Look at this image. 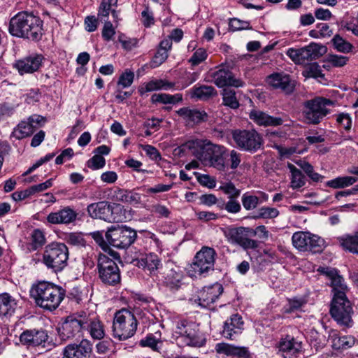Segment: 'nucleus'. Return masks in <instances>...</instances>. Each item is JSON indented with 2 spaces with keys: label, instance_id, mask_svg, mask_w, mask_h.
<instances>
[{
  "label": "nucleus",
  "instance_id": "nucleus-61",
  "mask_svg": "<svg viewBox=\"0 0 358 358\" xmlns=\"http://www.w3.org/2000/svg\"><path fill=\"white\" fill-rule=\"evenodd\" d=\"M141 16L142 23L145 27H150L151 25L154 24L155 20L153 17V13L152 11L149 10L148 7H146L145 10L142 11Z\"/></svg>",
  "mask_w": 358,
  "mask_h": 358
},
{
  "label": "nucleus",
  "instance_id": "nucleus-58",
  "mask_svg": "<svg viewBox=\"0 0 358 358\" xmlns=\"http://www.w3.org/2000/svg\"><path fill=\"white\" fill-rule=\"evenodd\" d=\"M118 41L121 43L123 48L126 50H131L136 46L138 43L136 38H129L123 34H119Z\"/></svg>",
  "mask_w": 358,
  "mask_h": 358
},
{
  "label": "nucleus",
  "instance_id": "nucleus-25",
  "mask_svg": "<svg viewBox=\"0 0 358 358\" xmlns=\"http://www.w3.org/2000/svg\"><path fill=\"white\" fill-rule=\"evenodd\" d=\"M244 322L238 314L232 315L223 325L222 335L227 339L234 340L243 330Z\"/></svg>",
  "mask_w": 358,
  "mask_h": 358
},
{
  "label": "nucleus",
  "instance_id": "nucleus-1",
  "mask_svg": "<svg viewBox=\"0 0 358 358\" xmlns=\"http://www.w3.org/2000/svg\"><path fill=\"white\" fill-rule=\"evenodd\" d=\"M180 149L182 151H191L204 166L213 167L218 171H224L227 167L229 150L222 145L213 143L209 140L195 139L182 144Z\"/></svg>",
  "mask_w": 358,
  "mask_h": 358
},
{
  "label": "nucleus",
  "instance_id": "nucleus-37",
  "mask_svg": "<svg viewBox=\"0 0 358 358\" xmlns=\"http://www.w3.org/2000/svg\"><path fill=\"white\" fill-rule=\"evenodd\" d=\"M139 345L143 348H149L155 352H157L160 354L164 352V342L157 338L152 334H148L146 336L139 341Z\"/></svg>",
  "mask_w": 358,
  "mask_h": 358
},
{
  "label": "nucleus",
  "instance_id": "nucleus-41",
  "mask_svg": "<svg viewBox=\"0 0 358 358\" xmlns=\"http://www.w3.org/2000/svg\"><path fill=\"white\" fill-rule=\"evenodd\" d=\"M36 129V125L32 124L28 120L22 121L14 129L13 136L17 139H22L31 136Z\"/></svg>",
  "mask_w": 358,
  "mask_h": 358
},
{
  "label": "nucleus",
  "instance_id": "nucleus-32",
  "mask_svg": "<svg viewBox=\"0 0 358 358\" xmlns=\"http://www.w3.org/2000/svg\"><path fill=\"white\" fill-rule=\"evenodd\" d=\"M338 243L343 250L358 255V231L344 234L338 238Z\"/></svg>",
  "mask_w": 358,
  "mask_h": 358
},
{
  "label": "nucleus",
  "instance_id": "nucleus-31",
  "mask_svg": "<svg viewBox=\"0 0 358 358\" xmlns=\"http://www.w3.org/2000/svg\"><path fill=\"white\" fill-rule=\"evenodd\" d=\"M325 50L326 49L323 45L314 43L305 48H300L301 64H305L307 61L317 59L325 52Z\"/></svg>",
  "mask_w": 358,
  "mask_h": 358
},
{
  "label": "nucleus",
  "instance_id": "nucleus-64",
  "mask_svg": "<svg viewBox=\"0 0 358 358\" xmlns=\"http://www.w3.org/2000/svg\"><path fill=\"white\" fill-rule=\"evenodd\" d=\"M53 178H50L44 182L31 186L30 187L31 189L33 194H35L36 193L38 192H43L50 188L53 185Z\"/></svg>",
  "mask_w": 358,
  "mask_h": 358
},
{
  "label": "nucleus",
  "instance_id": "nucleus-6",
  "mask_svg": "<svg viewBox=\"0 0 358 358\" xmlns=\"http://www.w3.org/2000/svg\"><path fill=\"white\" fill-rule=\"evenodd\" d=\"M329 313L338 325L346 328L352 327L354 310L351 301L345 294L338 293L332 296Z\"/></svg>",
  "mask_w": 358,
  "mask_h": 358
},
{
  "label": "nucleus",
  "instance_id": "nucleus-16",
  "mask_svg": "<svg viewBox=\"0 0 358 358\" xmlns=\"http://www.w3.org/2000/svg\"><path fill=\"white\" fill-rule=\"evenodd\" d=\"M216 252L210 247H203L199 251L195 257L194 261L192 264V268L194 273L198 275H202L208 273L214 269Z\"/></svg>",
  "mask_w": 358,
  "mask_h": 358
},
{
  "label": "nucleus",
  "instance_id": "nucleus-44",
  "mask_svg": "<svg viewBox=\"0 0 358 358\" xmlns=\"http://www.w3.org/2000/svg\"><path fill=\"white\" fill-rule=\"evenodd\" d=\"M357 180L356 178L352 176L338 177L329 180L327 182V185L335 189L344 188L353 185Z\"/></svg>",
  "mask_w": 358,
  "mask_h": 358
},
{
  "label": "nucleus",
  "instance_id": "nucleus-46",
  "mask_svg": "<svg viewBox=\"0 0 358 358\" xmlns=\"http://www.w3.org/2000/svg\"><path fill=\"white\" fill-rule=\"evenodd\" d=\"M303 75L305 77L314 78L316 79H323L324 77L320 66L317 63L309 64L303 71Z\"/></svg>",
  "mask_w": 358,
  "mask_h": 358
},
{
  "label": "nucleus",
  "instance_id": "nucleus-49",
  "mask_svg": "<svg viewBox=\"0 0 358 358\" xmlns=\"http://www.w3.org/2000/svg\"><path fill=\"white\" fill-rule=\"evenodd\" d=\"M236 198H231L227 202H222L221 205L219 204L220 208H224L228 213L236 214L241 211V206L240 203L235 199Z\"/></svg>",
  "mask_w": 358,
  "mask_h": 358
},
{
  "label": "nucleus",
  "instance_id": "nucleus-53",
  "mask_svg": "<svg viewBox=\"0 0 358 358\" xmlns=\"http://www.w3.org/2000/svg\"><path fill=\"white\" fill-rule=\"evenodd\" d=\"M207 52L203 48L197 49L189 59V62L193 66H196L207 58Z\"/></svg>",
  "mask_w": 358,
  "mask_h": 358
},
{
  "label": "nucleus",
  "instance_id": "nucleus-20",
  "mask_svg": "<svg viewBox=\"0 0 358 358\" xmlns=\"http://www.w3.org/2000/svg\"><path fill=\"white\" fill-rule=\"evenodd\" d=\"M318 271L326 275L330 280V285L332 287V296H336L338 293H343L346 295L348 287L345 282L344 278L339 274L336 268L320 267Z\"/></svg>",
  "mask_w": 358,
  "mask_h": 358
},
{
  "label": "nucleus",
  "instance_id": "nucleus-39",
  "mask_svg": "<svg viewBox=\"0 0 358 358\" xmlns=\"http://www.w3.org/2000/svg\"><path fill=\"white\" fill-rule=\"evenodd\" d=\"M174 83L171 82H169L165 80L159 79V80H152L150 82L147 83L145 85L144 88L139 90V92L141 94L145 92H152L155 90H167L174 87Z\"/></svg>",
  "mask_w": 358,
  "mask_h": 358
},
{
  "label": "nucleus",
  "instance_id": "nucleus-63",
  "mask_svg": "<svg viewBox=\"0 0 358 358\" xmlns=\"http://www.w3.org/2000/svg\"><path fill=\"white\" fill-rule=\"evenodd\" d=\"M143 150L152 160L159 161L162 159L161 155L155 147L150 145H145L143 146Z\"/></svg>",
  "mask_w": 358,
  "mask_h": 358
},
{
  "label": "nucleus",
  "instance_id": "nucleus-59",
  "mask_svg": "<svg viewBox=\"0 0 358 358\" xmlns=\"http://www.w3.org/2000/svg\"><path fill=\"white\" fill-rule=\"evenodd\" d=\"M106 164L103 157L95 155L88 161V166L94 170L103 168Z\"/></svg>",
  "mask_w": 358,
  "mask_h": 358
},
{
  "label": "nucleus",
  "instance_id": "nucleus-13",
  "mask_svg": "<svg viewBox=\"0 0 358 358\" xmlns=\"http://www.w3.org/2000/svg\"><path fill=\"white\" fill-rule=\"evenodd\" d=\"M250 228L244 227H229L223 230V234L228 243L238 245L244 250H255L258 248L259 242L250 238Z\"/></svg>",
  "mask_w": 358,
  "mask_h": 358
},
{
  "label": "nucleus",
  "instance_id": "nucleus-18",
  "mask_svg": "<svg viewBox=\"0 0 358 358\" xmlns=\"http://www.w3.org/2000/svg\"><path fill=\"white\" fill-rule=\"evenodd\" d=\"M45 57L38 53H32L20 59L16 60L13 64L18 73L22 76L38 71L43 65Z\"/></svg>",
  "mask_w": 358,
  "mask_h": 358
},
{
  "label": "nucleus",
  "instance_id": "nucleus-52",
  "mask_svg": "<svg viewBox=\"0 0 358 358\" xmlns=\"http://www.w3.org/2000/svg\"><path fill=\"white\" fill-rule=\"evenodd\" d=\"M134 73L131 71H126L119 78L117 85L122 86L123 88L129 87L133 83Z\"/></svg>",
  "mask_w": 358,
  "mask_h": 358
},
{
  "label": "nucleus",
  "instance_id": "nucleus-57",
  "mask_svg": "<svg viewBox=\"0 0 358 358\" xmlns=\"http://www.w3.org/2000/svg\"><path fill=\"white\" fill-rule=\"evenodd\" d=\"M102 37L106 41H110L113 39L115 34V30L113 24L110 21H106L102 29Z\"/></svg>",
  "mask_w": 358,
  "mask_h": 358
},
{
  "label": "nucleus",
  "instance_id": "nucleus-24",
  "mask_svg": "<svg viewBox=\"0 0 358 358\" xmlns=\"http://www.w3.org/2000/svg\"><path fill=\"white\" fill-rule=\"evenodd\" d=\"M92 352V345L83 339L79 343H71L63 350L62 358H87Z\"/></svg>",
  "mask_w": 358,
  "mask_h": 358
},
{
  "label": "nucleus",
  "instance_id": "nucleus-10",
  "mask_svg": "<svg viewBox=\"0 0 358 358\" xmlns=\"http://www.w3.org/2000/svg\"><path fill=\"white\" fill-rule=\"evenodd\" d=\"M99 278L108 286H116L120 284L121 274L116 262L107 255L100 254L97 260Z\"/></svg>",
  "mask_w": 358,
  "mask_h": 358
},
{
  "label": "nucleus",
  "instance_id": "nucleus-17",
  "mask_svg": "<svg viewBox=\"0 0 358 358\" xmlns=\"http://www.w3.org/2000/svg\"><path fill=\"white\" fill-rule=\"evenodd\" d=\"M223 292L222 285L220 283H215L206 286L198 292L197 296L190 301L198 303L202 308H210L220 297Z\"/></svg>",
  "mask_w": 358,
  "mask_h": 358
},
{
  "label": "nucleus",
  "instance_id": "nucleus-22",
  "mask_svg": "<svg viewBox=\"0 0 358 358\" xmlns=\"http://www.w3.org/2000/svg\"><path fill=\"white\" fill-rule=\"evenodd\" d=\"M78 215L77 211L68 206L49 213L46 220L51 224H69L76 222Z\"/></svg>",
  "mask_w": 358,
  "mask_h": 358
},
{
  "label": "nucleus",
  "instance_id": "nucleus-14",
  "mask_svg": "<svg viewBox=\"0 0 358 358\" xmlns=\"http://www.w3.org/2000/svg\"><path fill=\"white\" fill-rule=\"evenodd\" d=\"M292 244L299 251L318 252L323 250L324 241L310 232L297 231L292 237Z\"/></svg>",
  "mask_w": 358,
  "mask_h": 358
},
{
  "label": "nucleus",
  "instance_id": "nucleus-4",
  "mask_svg": "<svg viewBox=\"0 0 358 358\" xmlns=\"http://www.w3.org/2000/svg\"><path fill=\"white\" fill-rule=\"evenodd\" d=\"M176 341L180 347L201 348L206 344V339L199 330V324L194 322L182 320L177 322Z\"/></svg>",
  "mask_w": 358,
  "mask_h": 358
},
{
  "label": "nucleus",
  "instance_id": "nucleus-56",
  "mask_svg": "<svg viewBox=\"0 0 358 358\" xmlns=\"http://www.w3.org/2000/svg\"><path fill=\"white\" fill-rule=\"evenodd\" d=\"M273 147L278 151L279 155L281 158H289L295 153H301V152L298 151L295 147L285 148L277 145H274Z\"/></svg>",
  "mask_w": 358,
  "mask_h": 358
},
{
  "label": "nucleus",
  "instance_id": "nucleus-40",
  "mask_svg": "<svg viewBox=\"0 0 358 358\" xmlns=\"http://www.w3.org/2000/svg\"><path fill=\"white\" fill-rule=\"evenodd\" d=\"M29 240L30 242L28 245V250L30 252L37 250L42 248L46 242L44 232L39 229H35L31 231Z\"/></svg>",
  "mask_w": 358,
  "mask_h": 358
},
{
  "label": "nucleus",
  "instance_id": "nucleus-43",
  "mask_svg": "<svg viewBox=\"0 0 358 358\" xmlns=\"http://www.w3.org/2000/svg\"><path fill=\"white\" fill-rule=\"evenodd\" d=\"M222 95V103L224 106L231 109H237L239 108L240 104L234 90L224 89Z\"/></svg>",
  "mask_w": 358,
  "mask_h": 358
},
{
  "label": "nucleus",
  "instance_id": "nucleus-2",
  "mask_svg": "<svg viewBox=\"0 0 358 358\" xmlns=\"http://www.w3.org/2000/svg\"><path fill=\"white\" fill-rule=\"evenodd\" d=\"M9 34L15 37L39 41L44 34L43 21L32 12L20 11L12 17L8 25Z\"/></svg>",
  "mask_w": 358,
  "mask_h": 358
},
{
  "label": "nucleus",
  "instance_id": "nucleus-34",
  "mask_svg": "<svg viewBox=\"0 0 358 358\" xmlns=\"http://www.w3.org/2000/svg\"><path fill=\"white\" fill-rule=\"evenodd\" d=\"M217 90L214 87L201 85L194 86L191 96L199 100L207 101L217 96Z\"/></svg>",
  "mask_w": 358,
  "mask_h": 358
},
{
  "label": "nucleus",
  "instance_id": "nucleus-33",
  "mask_svg": "<svg viewBox=\"0 0 358 358\" xmlns=\"http://www.w3.org/2000/svg\"><path fill=\"white\" fill-rule=\"evenodd\" d=\"M329 341L331 347L336 350H343L352 347L355 341L353 337L349 336H339L336 331H331L329 335Z\"/></svg>",
  "mask_w": 358,
  "mask_h": 358
},
{
  "label": "nucleus",
  "instance_id": "nucleus-36",
  "mask_svg": "<svg viewBox=\"0 0 358 358\" xmlns=\"http://www.w3.org/2000/svg\"><path fill=\"white\" fill-rule=\"evenodd\" d=\"M177 113L187 122L199 123L204 120L207 114L204 111H200L197 109H191L187 107L180 108Z\"/></svg>",
  "mask_w": 358,
  "mask_h": 358
},
{
  "label": "nucleus",
  "instance_id": "nucleus-15",
  "mask_svg": "<svg viewBox=\"0 0 358 358\" xmlns=\"http://www.w3.org/2000/svg\"><path fill=\"white\" fill-rule=\"evenodd\" d=\"M232 138L239 148L255 152L262 145V139L259 134L255 130L236 129L232 131Z\"/></svg>",
  "mask_w": 358,
  "mask_h": 358
},
{
  "label": "nucleus",
  "instance_id": "nucleus-8",
  "mask_svg": "<svg viewBox=\"0 0 358 358\" xmlns=\"http://www.w3.org/2000/svg\"><path fill=\"white\" fill-rule=\"evenodd\" d=\"M69 250L64 243H52L45 247L43 263L55 272L62 271L67 265Z\"/></svg>",
  "mask_w": 358,
  "mask_h": 358
},
{
  "label": "nucleus",
  "instance_id": "nucleus-3",
  "mask_svg": "<svg viewBox=\"0 0 358 358\" xmlns=\"http://www.w3.org/2000/svg\"><path fill=\"white\" fill-rule=\"evenodd\" d=\"M29 292L36 306L49 311L56 310L65 296L62 287L45 281L33 285Z\"/></svg>",
  "mask_w": 358,
  "mask_h": 358
},
{
  "label": "nucleus",
  "instance_id": "nucleus-19",
  "mask_svg": "<svg viewBox=\"0 0 358 358\" xmlns=\"http://www.w3.org/2000/svg\"><path fill=\"white\" fill-rule=\"evenodd\" d=\"M84 326L85 322L83 316H80L79 319L68 317L62 324V328L59 331V336L64 341L80 337Z\"/></svg>",
  "mask_w": 358,
  "mask_h": 358
},
{
  "label": "nucleus",
  "instance_id": "nucleus-5",
  "mask_svg": "<svg viewBox=\"0 0 358 358\" xmlns=\"http://www.w3.org/2000/svg\"><path fill=\"white\" fill-rule=\"evenodd\" d=\"M138 321L130 310L122 308L115 313L112 331L114 338L125 341L134 336L137 330Z\"/></svg>",
  "mask_w": 358,
  "mask_h": 358
},
{
  "label": "nucleus",
  "instance_id": "nucleus-50",
  "mask_svg": "<svg viewBox=\"0 0 358 358\" xmlns=\"http://www.w3.org/2000/svg\"><path fill=\"white\" fill-rule=\"evenodd\" d=\"M259 199L257 196L245 193L242 196V203L246 210H252L257 207Z\"/></svg>",
  "mask_w": 358,
  "mask_h": 358
},
{
  "label": "nucleus",
  "instance_id": "nucleus-21",
  "mask_svg": "<svg viewBox=\"0 0 358 358\" xmlns=\"http://www.w3.org/2000/svg\"><path fill=\"white\" fill-rule=\"evenodd\" d=\"M208 77L212 79V81L218 87H224L225 86L238 87L244 85V83L241 79L234 78L231 71L224 69H220L210 72Z\"/></svg>",
  "mask_w": 358,
  "mask_h": 358
},
{
  "label": "nucleus",
  "instance_id": "nucleus-30",
  "mask_svg": "<svg viewBox=\"0 0 358 358\" xmlns=\"http://www.w3.org/2000/svg\"><path fill=\"white\" fill-rule=\"evenodd\" d=\"M270 85L275 88H279L286 94H290L294 89V83L289 76L283 73H276L270 75Z\"/></svg>",
  "mask_w": 358,
  "mask_h": 358
},
{
  "label": "nucleus",
  "instance_id": "nucleus-12",
  "mask_svg": "<svg viewBox=\"0 0 358 358\" xmlns=\"http://www.w3.org/2000/svg\"><path fill=\"white\" fill-rule=\"evenodd\" d=\"M110 245L119 249L128 248L137 238L136 230L127 226L112 227L105 234Z\"/></svg>",
  "mask_w": 358,
  "mask_h": 358
},
{
  "label": "nucleus",
  "instance_id": "nucleus-23",
  "mask_svg": "<svg viewBox=\"0 0 358 358\" xmlns=\"http://www.w3.org/2000/svg\"><path fill=\"white\" fill-rule=\"evenodd\" d=\"M48 338L47 331L42 329L25 330L20 336L21 343L28 347H45V343L47 342Z\"/></svg>",
  "mask_w": 358,
  "mask_h": 358
},
{
  "label": "nucleus",
  "instance_id": "nucleus-45",
  "mask_svg": "<svg viewBox=\"0 0 358 358\" xmlns=\"http://www.w3.org/2000/svg\"><path fill=\"white\" fill-rule=\"evenodd\" d=\"M249 117L259 126L267 127L268 125V115L260 110L252 109L249 113Z\"/></svg>",
  "mask_w": 358,
  "mask_h": 358
},
{
  "label": "nucleus",
  "instance_id": "nucleus-60",
  "mask_svg": "<svg viewBox=\"0 0 358 358\" xmlns=\"http://www.w3.org/2000/svg\"><path fill=\"white\" fill-rule=\"evenodd\" d=\"M229 26L230 30L235 31L248 29L250 24L248 22L241 21L238 19L234 18L230 20Z\"/></svg>",
  "mask_w": 358,
  "mask_h": 358
},
{
  "label": "nucleus",
  "instance_id": "nucleus-51",
  "mask_svg": "<svg viewBox=\"0 0 358 358\" xmlns=\"http://www.w3.org/2000/svg\"><path fill=\"white\" fill-rule=\"evenodd\" d=\"M220 189L229 195V199L237 198L241 194V190L237 189L231 182L224 183L220 187Z\"/></svg>",
  "mask_w": 358,
  "mask_h": 358
},
{
  "label": "nucleus",
  "instance_id": "nucleus-28",
  "mask_svg": "<svg viewBox=\"0 0 358 358\" xmlns=\"http://www.w3.org/2000/svg\"><path fill=\"white\" fill-rule=\"evenodd\" d=\"M131 262L138 267L147 268L151 275L157 270L160 271L161 266L162 265L159 257L154 253L142 255L141 257L136 256Z\"/></svg>",
  "mask_w": 358,
  "mask_h": 358
},
{
  "label": "nucleus",
  "instance_id": "nucleus-26",
  "mask_svg": "<svg viewBox=\"0 0 358 358\" xmlns=\"http://www.w3.org/2000/svg\"><path fill=\"white\" fill-rule=\"evenodd\" d=\"M217 354L237 358H249L250 352L247 347L236 346L227 343H218L215 346Z\"/></svg>",
  "mask_w": 358,
  "mask_h": 358
},
{
  "label": "nucleus",
  "instance_id": "nucleus-55",
  "mask_svg": "<svg viewBox=\"0 0 358 358\" xmlns=\"http://www.w3.org/2000/svg\"><path fill=\"white\" fill-rule=\"evenodd\" d=\"M336 122L343 127L345 131H350L352 127V117L348 113H341L336 115Z\"/></svg>",
  "mask_w": 358,
  "mask_h": 358
},
{
  "label": "nucleus",
  "instance_id": "nucleus-7",
  "mask_svg": "<svg viewBox=\"0 0 358 358\" xmlns=\"http://www.w3.org/2000/svg\"><path fill=\"white\" fill-rule=\"evenodd\" d=\"M332 105V101L320 96L305 101L302 110L304 122L309 124H319L329 113L327 107Z\"/></svg>",
  "mask_w": 358,
  "mask_h": 358
},
{
  "label": "nucleus",
  "instance_id": "nucleus-9",
  "mask_svg": "<svg viewBox=\"0 0 358 358\" xmlns=\"http://www.w3.org/2000/svg\"><path fill=\"white\" fill-rule=\"evenodd\" d=\"M89 215L94 219H101L108 222H121L122 207L116 203L110 204L107 201H99L87 206Z\"/></svg>",
  "mask_w": 358,
  "mask_h": 358
},
{
  "label": "nucleus",
  "instance_id": "nucleus-42",
  "mask_svg": "<svg viewBox=\"0 0 358 358\" xmlns=\"http://www.w3.org/2000/svg\"><path fill=\"white\" fill-rule=\"evenodd\" d=\"M287 167L291 173V186L293 189L299 188L305 185V180L301 171L294 165L288 163Z\"/></svg>",
  "mask_w": 358,
  "mask_h": 358
},
{
  "label": "nucleus",
  "instance_id": "nucleus-54",
  "mask_svg": "<svg viewBox=\"0 0 358 358\" xmlns=\"http://www.w3.org/2000/svg\"><path fill=\"white\" fill-rule=\"evenodd\" d=\"M168 52L164 50L158 49L155 56L150 62V66L152 68H157L164 63L168 58Z\"/></svg>",
  "mask_w": 358,
  "mask_h": 358
},
{
  "label": "nucleus",
  "instance_id": "nucleus-47",
  "mask_svg": "<svg viewBox=\"0 0 358 358\" xmlns=\"http://www.w3.org/2000/svg\"><path fill=\"white\" fill-rule=\"evenodd\" d=\"M332 43L334 48L339 52L343 53L350 52L352 48V45L349 42L346 41L339 35H336L332 38Z\"/></svg>",
  "mask_w": 358,
  "mask_h": 358
},
{
  "label": "nucleus",
  "instance_id": "nucleus-35",
  "mask_svg": "<svg viewBox=\"0 0 358 358\" xmlns=\"http://www.w3.org/2000/svg\"><path fill=\"white\" fill-rule=\"evenodd\" d=\"M16 306L15 300L8 293L0 294V317L11 315Z\"/></svg>",
  "mask_w": 358,
  "mask_h": 358
},
{
  "label": "nucleus",
  "instance_id": "nucleus-48",
  "mask_svg": "<svg viewBox=\"0 0 358 358\" xmlns=\"http://www.w3.org/2000/svg\"><path fill=\"white\" fill-rule=\"evenodd\" d=\"M128 192L129 190L124 189H111L109 190L108 196L114 201L126 203Z\"/></svg>",
  "mask_w": 358,
  "mask_h": 358
},
{
  "label": "nucleus",
  "instance_id": "nucleus-29",
  "mask_svg": "<svg viewBox=\"0 0 358 358\" xmlns=\"http://www.w3.org/2000/svg\"><path fill=\"white\" fill-rule=\"evenodd\" d=\"M84 317V329H87L94 339L100 340L105 336L103 324L96 316L92 315Z\"/></svg>",
  "mask_w": 358,
  "mask_h": 358
},
{
  "label": "nucleus",
  "instance_id": "nucleus-62",
  "mask_svg": "<svg viewBox=\"0 0 358 358\" xmlns=\"http://www.w3.org/2000/svg\"><path fill=\"white\" fill-rule=\"evenodd\" d=\"M152 211L159 218H168L171 214L169 209L161 204L154 205Z\"/></svg>",
  "mask_w": 358,
  "mask_h": 358
},
{
  "label": "nucleus",
  "instance_id": "nucleus-27",
  "mask_svg": "<svg viewBox=\"0 0 358 358\" xmlns=\"http://www.w3.org/2000/svg\"><path fill=\"white\" fill-rule=\"evenodd\" d=\"M278 352L283 358H295V354L302 348L301 342L296 341L293 337L287 336L282 338L278 344Z\"/></svg>",
  "mask_w": 358,
  "mask_h": 358
},
{
  "label": "nucleus",
  "instance_id": "nucleus-38",
  "mask_svg": "<svg viewBox=\"0 0 358 358\" xmlns=\"http://www.w3.org/2000/svg\"><path fill=\"white\" fill-rule=\"evenodd\" d=\"M182 101V94L177 93L175 94H169L166 93L154 94L151 96V102L152 103L162 104H176Z\"/></svg>",
  "mask_w": 358,
  "mask_h": 358
},
{
  "label": "nucleus",
  "instance_id": "nucleus-11",
  "mask_svg": "<svg viewBox=\"0 0 358 358\" xmlns=\"http://www.w3.org/2000/svg\"><path fill=\"white\" fill-rule=\"evenodd\" d=\"M159 273V281L171 292L178 291L184 285L182 271L171 261L162 265Z\"/></svg>",
  "mask_w": 358,
  "mask_h": 358
}]
</instances>
